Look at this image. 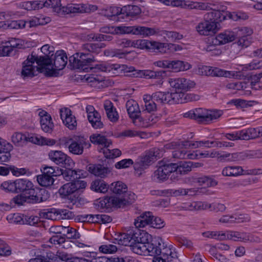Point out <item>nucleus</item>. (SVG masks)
I'll list each match as a JSON object with an SVG mask.
<instances>
[{
	"mask_svg": "<svg viewBox=\"0 0 262 262\" xmlns=\"http://www.w3.org/2000/svg\"><path fill=\"white\" fill-rule=\"evenodd\" d=\"M1 187L7 192L17 194L12 198L13 202L17 206H24L26 203H41L47 201L50 196L46 189L35 186L26 179L5 181L1 184Z\"/></svg>",
	"mask_w": 262,
	"mask_h": 262,
	"instance_id": "1",
	"label": "nucleus"
},
{
	"mask_svg": "<svg viewBox=\"0 0 262 262\" xmlns=\"http://www.w3.org/2000/svg\"><path fill=\"white\" fill-rule=\"evenodd\" d=\"M142 241L146 242L147 253L154 256L153 262H173L178 260L177 252L165 246L161 237H153L148 233L143 232Z\"/></svg>",
	"mask_w": 262,
	"mask_h": 262,
	"instance_id": "2",
	"label": "nucleus"
},
{
	"mask_svg": "<svg viewBox=\"0 0 262 262\" xmlns=\"http://www.w3.org/2000/svg\"><path fill=\"white\" fill-rule=\"evenodd\" d=\"M52 64V60L49 56H35L33 52L28 56L27 59L23 62L21 75L24 77H33L36 71L43 73L47 77H51L55 75L53 69H50L47 66Z\"/></svg>",
	"mask_w": 262,
	"mask_h": 262,
	"instance_id": "3",
	"label": "nucleus"
},
{
	"mask_svg": "<svg viewBox=\"0 0 262 262\" xmlns=\"http://www.w3.org/2000/svg\"><path fill=\"white\" fill-rule=\"evenodd\" d=\"M106 47L104 43H87L82 47V52L77 53L69 57V64L73 69L85 71V67L95 61V55L99 54L102 48Z\"/></svg>",
	"mask_w": 262,
	"mask_h": 262,
	"instance_id": "4",
	"label": "nucleus"
},
{
	"mask_svg": "<svg viewBox=\"0 0 262 262\" xmlns=\"http://www.w3.org/2000/svg\"><path fill=\"white\" fill-rule=\"evenodd\" d=\"M61 145L68 147L69 151L75 155H81L84 148H89L91 145L87 138L83 136H76L72 138H63L60 140Z\"/></svg>",
	"mask_w": 262,
	"mask_h": 262,
	"instance_id": "5",
	"label": "nucleus"
},
{
	"mask_svg": "<svg viewBox=\"0 0 262 262\" xmlns=\"http://www.w3.org/2000/svg\"><path fill=\"white\" fill-rule=\"evenodd\" d=\"M223 114V111L219 110H205L198 108L194 110V120L200 123L205 124H209L213 120L219 119Z\"/></svg>",
	"mask_w": 262,
	"mask_h": 262,
	"instance_id": "6",
	"label": "nucleus"
},
{
	"mask_svg": "<svg viewBox=\"0 0 262 262\" xmlns=\"http://www.w3.org/2000/svg\"><path fill=\"white\" fill-rule=\"evenodd\" d=\"M168 45L163 42L156 41H150L146 39H138L134 40L133 47L140 49H145L148 51L156 53H165Z\"/></svg>",
	"mask_w": 262,
	"mask_h": 262,
	"instance_id": "7",
	"label": "nucleus"
},
{
	"mask_svg": "<svg viewBox=\"0 0 262 262\" xmlns=\"http://www.w3.org/2000/svg\"><path fill=\"white\" fill-rule=\"evenodd\" d=\"M97 9V6L95 5L70 4L63 7L62 12H64V15L76 13H91L96 11Z\"/></svg>",
	"mask_w": 262,
	"mask_h": 262,
	"instance_id": "8",
	"label": "nucleus"
},
{
	"mask_svg": "<svg viewBox=\"0 0 262 262\" xmlns=\"http://www.w3.org/2000/svg\"><path fill=\"white\" fill-rule=\"evenodd\" d=\"M164 4L174 7H184L187 6L188 8L192 9H198L200 10H209L211 9L210 6L208 4L198 3V2H189L187 4L186 2L181 0H158Z\"/></svg>",
	"mask_w": 262,
	"mask_h": 262,
	"instance_id": "9",
	"label": "nucleus"
},
{
	"mask_svg": "<svg viewBox=\"0 0 262 262\" xmlns=\"http://www.w3.org/2000/svg\"><path fill=\"white\" fill-rule=\"evenodd\" d=\"M49 159L57 165L63 167L74 166L75 163L67 155L60 150H51L48 154Z\"/></svg>",
	"mask_w": 262,
	"mask_h": 262,
	"instance_id": "10",
	"label": "nucleus"
},
{
	"mask_svg": "<svg viewBox=\"0 0 262 262\" xmlns=\"http://www.w3.org/2000/svg\"><path fill=\"white\" fill-rule=\"evenodd\" d=\"M156 157L157 155L155 150H150L146 152L145 155L141 157L139 161L135 163L134 165L135 170L141 171L147 166L150 165L156 159Z\"/></svg>",
	"mask_w": 262,
	"mask_h": 262,
	"instance_id": "11",
	"label": "nucleus"
},
{
	"mask_svg": "<svg viewBox=\"0 0 262 262\" xmlns=\"http://www.w3.org/2000/svg\"><path fill=\"white\" fill-rule=\"evenodd\" d=\"M169 83L176 91L183 92L187 91L195 85L193 81L184 78L170 79Z\"/></svg>",
	"mask_w": 262,
	"mask_h": 262,
	"instance_id": "12",
	"label": "nucleus"
},
{
	"mask_svg": "<svg viewBox=\"0 0 262 262\" xmlns=\"http://www.w3.org/2000/svg\"><path fill=\"white\" fill-rule=\"evenodd\" d=\"M75 187L72 182L64 184L58 190L59 194L62 198H66L69 199L73 204H76L79 201L78 196L75 194Z\"/></svg>",
	"mask_w": 262,
	"mask_h": 262,
	"instance_id": "13",
	"label": "nucleus"
},
{
	"mask_svg": "<svg viewBox=\"0 0 262 262\" xmlns=\"http://www.w3.org/2000/svg\"><path fill=\"white\" fill-rule=\"evenodd\" d=\"M198 33L202 35H210L215 34L217 31V26L214 23L204 19L203 22L200 23L196 27Z\"/></svg>",
	"mask_w": 262,
	"mask_h": 262,
	"instance_id": "14",
	"label": "nucleus"
},
{
	"mask_svg": "<svg viewBox=\"0 0 262 262\" xmlns=\"http://www.w3.org/2000/svg\"><path fill=\"white\" fill-rule=\"evenodd\" d=\"M60 118L64 125L70 129L73 130L77 126V121L75 116L72 114L71 111L68 108H61L60 110Z\"/></svg>",
	"mask_w": 262,
	"mask_h": 262,
	"instance_id": "15",
	"label": "nucleus"
},
{
	"mask_svg": "<svg viewBox=\"0 0 262 262\" xmlns=\"http://www.w3.org/2000/svg\"><path fill=\"white\" fill-rule=\"evenodd\" d=\"M143 232H140L135 237L136 242H133L129 247L130 249L135 253L139 255H145L147 253L146 242L142 241Z\"/></svg>",
	"mask_w": 262,
	"mask_h": 262,
	"instance_id": "16",
	"label": "nucleus"
},
{
	"mask_svg": "<svg viewBox=\"0 0 262 262\" xmlns=\"http://www.w3.org/2000/svg\"><path fill=\"white\" fill-rule=\"evenodd\" d=\"M235 38L236 35L234 32L226 30L214 36L211 42L214 45H224L233 41Z\"/></svg>",
	"mask_w": 262,
	"mask_h": 262,
	"instance_id": "17",
	"label": "nucleus"
},
{
	"mask_svg": "<svg viewBox=\"0 0 262 262\" xmlns=\"http://www.w3.org/2000/svg\"><path fill=\"white\" fill-rule=\"evenodd\" d=\"M172 173H173V169L171 163L162 164L155 171L154 178L159 181H164L167 180L169 175Z\"/></svg>",
	"mask_w": 262,
	"mask_h": 262,
	"instance_id": "18",
	"label": "nucleus"
},
{
	"mask_svg": "<svg viewBox=\"0 0 262 262\" xmlns=\"http://www.w3.org/2000/svg\"><path fill=\"white\" fill-rule=\"evenodd\" d=\"M88 170L96 176L101 178H105L111 172L112 169L105 167L101 164H89L88 167Z\"/></svg>",
	"mask_w": 262,
	"mask_h": 262,
	"instance_id": "19",
	"label": "nucleus"
},
{
	"mask_svg": "<svg viewBox=\"0 0 262 262\" xmlns=\"http://www.w3.org/2000/svg\"><path fill=\"white\" fill-rule=\"evenodd\" d=\"M52 63L54 67V71L62 70L67 64L68 57L66 53L63 51H57L55 53Z\"/></svg>",
	"mask_w": 262,
	"mask_h": 262,
	"instance_id": "20",
	"label": "nucleus"
},
{
	"mask_svg": "<svg viewBox=\"0 0 262 262\" xmlns=\"http://www.w3.org/2000/svg\"><path fill=\"white\" fill-rule=\"evenodd\" d=\"M134 77H142L148 79H159L165 75V71H154L151 70H138L132 74Z\"/></svg>",
	"mask_w": 262,
	"mask_h": 262,
	"instance_id": "21",
	"label": "nucleus"
},
{
	"mask_svg": "<svg viewBox=\"0 0 262 262\" xmlns=\"http://www.w3.org/2000/svg\"><path fill=\"white\" fill-rule=\"evenodd\" d=\"M226 13L220 10H213L205 14L204 19L217 25L226 18Z\"/></svg>",
	"mask_w": 262,
	"mask_h": 262,
	"instance_id": "22",
	"label": "nucleus"
},
{
	"mask_svg": "<svg viewBox=\"0 0 262 262\" xmlns=\"http://www.w3.org/2000/svg\"><path fill=\"white\" fill-rule=\"evenodd\" d=\"M137 234V233L132 234L125 233H119L117 235L115 240L119 245L130 247L133 242H136L135 237Z\"/></svg>",
	"mask_w": 262,
	"mask_h": 262,
	"instance_id": "23",
	"label": "nucleus"
},
{
	"mask_svg": "<svg viewBox=\"0 0 262 262\" xmlns=\"http://www.w3.org/2000/svg\"><path fill=\"white\" fill-rule=\"evenodd\" d=\"M104 108L108 119L111 122H117L119 118V115L113 103L110 100H106L104 103Z\"/></svg>",
	"mask_w": 262,
	"mask_h": 262,
	"instance_id": "24",
	"label": "nucleus"
},
{
	"mask_svg": "<svg viewBox=\"0 0 262 262\" xmlns=\"http://www.w3.org/2000/svg\"><path fill=\"white\" fill-rule=\"evenodd\" d=\"M173 169V174L171 177L176 174H185L191 170L190 162H181L179 163H171Z\"/></svg>",
	"mask_w": 262,
	"mask_h": 262,
	"instance_id": "25",
	"label": "nucleus"
},
{
	"mask_svg": "<svg viewBox=\"0 0 262 262\" xmlns=\"http://www.w3.org/2000/svg\"><path fill=\"white\" fill-rule=\"evenodd\" d=\"M154 216L150 212H146L141 214L135 221V225L139 227H144L147 225H150Z\"/></svg>",
	"mask_w": 262,
	"mask_h": 262,
	"instance_id": "26",
	"label": "nucleus"
},
{
	"mask_svg": "<svg viewBox=\"0 0 262 262\" xmlns=\"http://www.w3.org/2000/svg\"><path fill=\"white\" fill-rule=\"evenodd\" d=\"M90 189L97 193H105L109 190V185L104 180L97 179L92 182Z\"/></svg>",
	"mask_w": 262,
	"mask_h": 262,
	"instance_id": "27",
	"label": "nucleus"
},
{
	"mask_svg": "<svg viewBox=\"0 0 262 262\" xmlns=\"http://www.w3.org/2000/svg\"><path fill=\"white\" fill-rule=\"evenodd\" d=\"M205 72L207 75L211 76L230 77L232 76L231 72L217 67H206Z\"/></svg>",
	"mask_w": 262,
	"mask_h": 262,
	"instance_id": "28",
	"label": "nucleus"
},
{
	"mask_svg": "<svg viewBox=\"0 0 262 262\" xmlns=\"http://www.w3.org/2000/svg\"><path fill=\"white\" fill-rule=\"evenodd\" d=\"M117 201H118L117 196L105 197L98 202V209H108L112 207L118 208Z\"/></svg>",
	"mask_w": 262,
	"mask_h": 262,
	"instance_id": "29",
	"label": "nucleus"
},
{
	"mask_svg": "<svg viewBox=\"0 0 262 262\" xmlns=\"http://www.w3.org/2000/svg\"><path fill=\"white\" fill-rule=\"evenodd\" d=\"M191 67V65L187 62L179 60H170L169 69L174 72L186 71Z\"/></svg>",
	"mask_w": 262,
	"mask_h": 262,
	"instance_id": "30",
	"label": "nucleus"
},
{
	"mask_svg": "<svg viewBox=\"0 0 262 262\" xmlns=\"http://www.w3.org/2000/svg\"><path fill=\"white\" fill-rule=\"evenodd\" d=\"M243 168L240 166H231L224 167L222 173L225 177H237L243 175Z\"/></svg>",
	"mask_w": 262,
	"mask_h": 262,
	"instance_id": "31",
	"label": "nucleus"
},
{
	"mask_svg": "<svg viewBox=\"0 0 262 262\" xmlns=\"http://www.w3.org/2000/svg\"><path fill=\"white\" fill-rule=\"evenodd\" d=\"M109 190L114 194L123 195L127 192V187L122 182L117 181L113 182L109 185Z\"/></svg>",
	"mask_w": 262,
	"mask_h": 262,
	"instance_id": "32",
	"label": "nucleus"
},
{
	"mask_svg": "<svg viewBox=\"0 0 262 262\" xmlns=\"http://www.w3.org/2000/svg\"><path fill=\"white\" fill-rule=\"evenodd\" d=\"M0 162H7L11 158L10 151L12 150V146L10 143L5 144L4 140L1 142Z\"/></svg>",
	"mask_w": 262,
	"mask_h": 262,
	"instance_id": "33",
	"label": "nucleus"
},
{
	"mask_svg": "<svg viewBox=\"0 0 262 262\" xmlns=\"http://www.w3.org/2000/svg\"><path fill=\"white\" fill-rule=\"evenodd\" d=\"M137 196L134 193H125L121 198L118 197V208L124 207L128 204H132L136 200Z\"/></svg>",
	"mask_w": 262,
	"mask_h": 262,
	"instance_id": "34",
	"label": "nucleus"
},
{
	"mask_svg": "<svg viewBox=\"0 0 262 262\" xmlns=\"http://www.w3.org/2000/svg\"><path fill=\"white\" fill-rule=\"evenodd\" d=\"M126 107L130 118H135L141 114L138 103L133 99L129 100L126 102Z\"/></svg>",
	"mask_w": 262,
	"mask_h": 262,
	"instance_id": "35",
	"label": "nucleus"
},
{
	"mask_svg": "<svg viewBox=\"0 0 262 262\" xmlns=\"http://www.w3.org/2000/svg\"><path fill=\"white\" fill-rule=\"evenodd\" d=\"M91 142L95 144L101 145L104 146V148L108 147L112 144V141L103 135L99 134H95L91 135L90 137Z\"/></svg>",
	"mask_w": 262,
	"mask_h": 262,
	"instance_id": "36",
	"label": "nucleus"
},
{
	"mask_svg": "<svg viewBox=\"0 0 262 262\" xmlns=\"http://www.w3.org/2000/svg\"><path fill=\"white\" fill-rule=\"evenodd\" d=\"M187 95L183 91H176L169 93V104L185 103Z\"/></svg>",
	"mask_w": 262,
	"mask_h": 262,
	"instance_id": "37",
	"label": "nucleus"
},
{
	"mask_svg": "<svg viewBox=\"0 0 262 262\" xmlns=\"http://www.w3.org/2000/svg\"><path fill=\"white\" fill-rule=\"evenodd\" d=\"M244 232L237 231H228L227 233H222L221 240L230 239L234 241L243 242Z\"/></svg>",
	"mask_w": 262,
	"mask_h": 262,
	"instance_id": "38",
	"label": "nucleus"
},
{
	"mask_svg": "<svg viewBox=\"0 0 262 262\" xmlns=\"http://www.w3.org/2000/svg\"><path fill=\"white\" fill-rule=\"evenodd\" d=\"M88 119L94 128L101 129L103 127L104 125L101 120V116L98 112L94 113L92 115H88Z\"/></svg>",
	"mask_w": 262,
	"mask_h": 262,
	"instance_id": "39",
	"label": "nucleus"
},
{
	"mask_svg": "<svg viewBox=\"0 0 262 262\" xmlns=\"http://www.w3.org/2000/svg\"><path fill=\"white\" fill-rule=\"evenodd\" d=\"M73 166H70L68 167L65 165L63 166L65 168L64 169L60 168V175H62L63 178L67 181H72L73 182L76 180V173L75 170L72 169Z\"/></svg>",
	"mask_w": 262,
	"mask_h": 262,
	"instance_id": "40",
	"label": "nucleus"
},
{
	"mask_svg": "<svg viewBox=\"0 0 262 262\" xmlns=\"http://www.w3.org/2000/svg\"><path fill=\"white\" fill-rule=\"evenodd\" d=\"M122 15L133 17L141 13V9L136 5H127L121 8Z\"/></svg>",
	"mask_w": 262,
	"mask_h": 262,
	"instance_id": "41",
	"label": "nucleus"
},
{
	"mask_svg": "<svg viewBox=\"0 0 262 262\" xmlns=\"http://www.w3.org/2000/svg\"><path fill=\"white\" fill-rule=\"evenodd\" d=\"M211 207V204L205 202H193L191 203L188 206H185L186 210L190 211L202 210L209 209Z\"/></svg>",
	"mask_w": 262,
	"mask_h": 262,
	"instance_id": "42",
	"label": "nucleus"
},
{
	"mask_svg": "<svg viewBox=\"0 0 262 262\" xmlns=\"http://www.w3.org/2000/svg\"><path fill=\"white\" fill-rule=\"evenodd\" d=\"M155 101L161 104H169V92H156L151 95Z\"/></svg>",
	"mask_w": 262,
	"mask_h": 262,
	"instance_id": "43",
	"label": "nucleus"
},
{
	"mask_svg": "<svg viewBox=\"0 0 262 262\" xmlns=\"http://www.w3.org/2000/svg\"><path fill=\"white\" fill-rule=\"evenodd\" d=\"M143 100L145 110L148 113H151L157 111V106L155 100L152 98L150 95H145L144 96Z\"/></svg>",
	"mask_w": 262,
	"mask_h": 262,
	"instance_id": "44",
	"label": "nucleus"
},
{
	"mask_svg": "<svg viewBox=\"0 0 262 262\" xmlns=\"http://www.w3.org/2000/svg\"><path fill=\"white\" fill-rule=\"evenodd\" d=\"M27 136L20 132H15L11 136V141L17 146H22L26 142Z\"/></svg>",
	"mask_w": 262,
	"mask_h": 262,
	"instance_id": "45",
	"label": "nucleus"
},
{
	"mask_svg": "<svg viewBox=\"0 0 262 262\" xmlns=\"http://www.w3.org/2000/svg\"><path fill=\"white\" fill-rule=\"evenodd\" d=\"M37 181L40 185L44 187H49L53 184L54 179L51 176L42 173V174L37 176Z\"/></svg>",
	"mask_w": 262,
	"mask_h": 262,
	"instance_id": "46",
	"label": "nucleus"
},
{
	"mask_svg": "<svg viewBox=\"0 0 262 262\" xmlns=\"http://www.w3.org/2000/svg\"><path fill=\"white\" fill-rule=\"evenodd\" d=\"M104 15L108 18L116 17L122 15L121 8L118 7H110L104 11Z\"/></svg>",
	"mask_w": 262,
	"mask_h": 262,
	"instance_id": "47",
	"label": "nucleus"
},
{
	"mask_svg": "<svg viewBox=\"0 0 262 262\" xmlns=\"http://www.w3.org/2000/svg\"><path fill=\"white\" fill-rule=\"evenodd\" d=\"M137 31L136 35H141L144 37L153 35L157 33V31L152 28L144 26H137Z\"/></svg>",
	"mask_w": 262,
	"mask_h": 262,
	"instance_id": "48",
	"label": "nucleus"
},
{
	"mask_svg": "<svg viewBox=\"0 0 262 262\" xmlns=\"http://www.w3.org/2000/svg\"><path fill=\"white\" fill-rule=\"evenodd\" d=\"M242 139L245 140L254 139L257 138L256 128H249L245 130H242Z\"/></svg>",
	"mask_w": 262,
	"mask_h": 262,
	"instance_id": "49",
	"label": "nucleus"
},
{
	"mask_svg": "<svg viewBox=\"0 0 262 262\" xmlns=\"http://www.w3.org/2000/svg\"><path fill=\"white\" fill-rule=\"evenodd\" d=\"M86 80L88 82L91 83L93 86L99 89L103 88L104 85V79L102 77L91 76L88 77Z\"/></svg>",
	"mask_w": 262,
	"mask_h": 262,
	"instance_id": "50",
	"label": "nucleus"
},
{
	"mask_svg": "<svg viewBox=\"0 0 262 262\" xmlns=\"http://www.w3.org/2000/svg\"><path fill=\"white\" fill-rule=\"evenodd\" d=\"M195 182L201 185H205L208 187L214 186L217 184L215 180L206 176L196 178Z\"/></svg>",
	"mask_w": 262,
	"mask_h": 262,
	"instance_id": "51",
	"label": "nucleus"
},
{
	"mask_svg": "<svg viewBox=\"0 0 262 262\" xmlns=\"http://www.w3.org/2000/svg\"><path fill=\"white\" fill-rule=\"evenodd\" d=\"M252 155L244 152H235L231 154V159L229 162H240L244 161L248 158H251Z\"/></svg>",
	"mask_w": 262,
	"mask_h": 262,
	"instance_id": "52",
	"label": "nucleus"
},
{
	"mask_svg": "<svg viewBox=\"0 0 262 262\" xmlns=\"http://www.w3.org/2000/svg\"><path fill=\"white\" fill-rule=\"evenodd\" d=\"M103 152L107 159H114L121 155V151L117 148L110 149L106 147L103 149Z\"/></svg>",
	"mask_w": 262,
	"mask_h": 262,
	"instance_id": "53",
	"label": "nucleus"
},
{
	"mask_svg": "<svg viewBox=\"0 0 262 262\" xmlns=\"http://www.w3.org/2000/svg\"><path fill=\"white\" fill-rule=\"evenodd\" d=\"M56 255L59 259L66 262H76V260L80 261L81 259V258L76 257H72L71 254H69L63 251H58Z\"/></svg>",
	"mask_w": 262,
	"mask_h": 262,
	"instance_id": "54",
	"label": "nucleus"
},
{
	"mask_svg": "<svg viewBox=\"0 0 262 262\" xmlns=\"http://www.w3.org/2000/svg\"><path fill=\"white\" fill-rule=\"evenodd\" d=\"M64 232H66L67 234L65 235V237H66L68 239H76L80 238V235L78 231L73 228L68 227H64L63 229Z\"/></svg>",
	"mask_w": 262,
	"mask_h": 262,
	"instance_id": "55",
	"label": "nucleus"
},
{
	"mask_svg": "<svg viewBox=\"0 0 262 262\" xmlns=\"http://www.w3.org/2000/svg\"><path fill=\"white\" fill-rule=\"evenodd\" d=\"M137 26H119L116 27L115 31H119L122 34H137Z\"/></svg>",
	"mask_w": 262,
	"mask_h": 262,
	"instance_id": "56",
	"label": "nucleus"
},
{
	"mask_svg": "<svg viewBox=\"0 0 262 262\" xmlns=\"http://www.w3.org/2000/svg\"><path fill=\"white\" fill-rule=\"evenodd\" d=\"M213 37L214 36H212L208 38L207 45L205 49L207 52H213L214 55H219L221 53V51L216 48L219 45H214L211 42Z\"/></svg>",
	"mask_w": 262,
	"mask_h": 262,
	"instance_id": "57",
	"label": "nucleus"
},
{
	"mask_svg": "<svg viewBox=\"0 0 262 262\" xmlns=\"http://www.w3.org/2000/svg\"><path fill=\"white\" fill-rule=\"evenodd\" d=\"M116 246L113 244H105L100 246L99 248V251L105 254H112L117 251Z\"/></svg>",
	"mask_w": 262,
	"mask_h": 262,
	"instance_id": "58",
	"label": "nucleus"
},
{
	"mask_svg": "<svg viewBox=\"0 0 262 262\" xmlns=\"http://www.w3.org/2000/svg\"><path fill=\"white\" fill-rule=\"evenodd\" d=\"M9 29H20L25 28L26 22L24 20L8 21Z\"/></svg>",
	"mask_w": 262,
	"mask_h": 262,
	"instance_id": "59",
	"label": "nucleus"
},
{
	"mask_svg": "<svg viewBox=\"0 0 262 262\" xmlns=\"http://www.w3.org/2000/svg\"><path fill=\"white\" fill-rule=\"evenodd\" d=\"M7 220L11 224H25L24 220L18 213L9 214L7 217Z\"/></svg>",
	"mask_w": 262,
	"mask_h": 262,
	"instance_id": "60",
	"label": "nucleus"
},
{
	"mask_svg": "<svg viewBox=\"0 0 262 262\" xmlns=\"http://www.w3.org/2000/svg\"><path fill=\"white\" fill-rule=\"evenodd\" d=\"M99 214H85L81 216V220L83 222L99 224Z\"/></svg>",
	"mask_w": 262,
	"mask_h": 262,
	"instance_id": "61",
	"label": "nucleus"
},
{
	"mask_svg": "<svg viewBox=\"0 0 262 262\" xmlns=\"http://www.w3.org/2000/svg\"><path fill=\"white\" fill-rule=\"evenodd\" d=\"M56 170L53 167L46 166L43 168V171L42 173L46 175L53 177H57L60 176V169L58 167H56Z\"/></svg>",
	"mask_w": 262,
	"mask_h": 262,
	"instance_id": "62",
	"label": "nucleus"
},
{
	"mask_svg": "<svg viewBox=\"0 0 262 262\" xmlns=\"http://www.w3.org/2000/svg\"><path fill=\"white\" fill-rule=\"evenodd\" d=\"M11 254L10 247L0 239V256H7Z\"/></svg>",
	"mask_w": 262,
	"mask_h": 262,
	"instance_id": "63",
	"label": "nucleus"
},
{
	"mask_svg": "<svg viewBox=\"0 0 262 262\" xmlns=\"http://www.w3.org/2000/svg\"><path fill=\"white\" fill-rule=\"evenodd\" d=\"M63 7L61 4L60 0H52L51 8L59 15H64V12H62Z\"/></svg>",
	"mask_w": 262,
	"mask_h": 262,
	"instance_id": "64",
	"label": "nucleus"
}]
</instances>
